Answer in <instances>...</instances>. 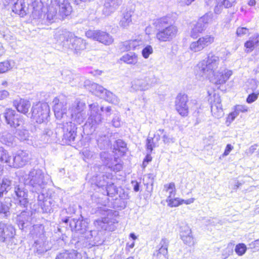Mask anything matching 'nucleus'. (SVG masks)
Instances as JSON below:
<instances>
[{"label":"nucleus","mask_w":259,"mask_h":259,"mask_svg":"<svg viewBox=\"0 0 259 259\" xmlns=\"http://www.w3.org/2000/svg\"><path fill=\"white\" fill-rule=\"evenodd\" d=\"M153 25L157 31L156 38L160 42L170 41L177 35V27L172 24L169 17H163L156 19L153 22Z\"/></svg>","instance_id":"f257e3e1"},{"label":"nucleus","mask_w":259,"mask_h":259,"mask_svg":"<svg viewBox=\"0 0 259 259\" xmlns=\"http://www.w3.org/2000/svg\"><path fill=\"white\" fill-rule=\"evenodd\" d=\"M222 63L219 57L210 53L205 59L199 62L195 67V75L200 79H204L208 75H212L213 72L222 67Z\"/></svg>","instance_id":"f03ea898"},{"label":"nucleus","mask_w":259,"mask_h":259,"mask_svg":"<svg viewBox=\"0 0 259 259\" xmlns=\"http://www.w3.org/2000/svg\"><path fill=\"white\" fill-rule=\"evenodd\" d=\"M57 43L65 49H69L75 53L86 49L85 41L74 34L66 31H59L55 36Z\"/></svg>","instance_id":"7ed1b4c3"},{"label":"nucleus","mask_w":259,"mask_h":259,"mask_svg":"<svg viewBox=\"0 0 259 259\" xmlns=\"http://www.w3.org/2000/svg\"><path fill=\"white\" fill-rule=\"evenodd\" d=\"M25 183L31 186L33 192H41L46 187L47 182L45 180L43 171L40 169H32L29 172Z\"/></svg>","instance_id":"20e7f679"},{"label":"nucleus","mask_w":259,"mask_h":259,"mask_svg":"<svg viewBox=\"0 0 259 259\" xmlns=\"http://www.w3.org/2000/svg\"><path fill=\"white\" fill-rule=\"evenodd\" d=\"M15 229L10 224L0 222V241L5 243L8 248L13 249L16 243L15 241Z\"/></svg>","instance_id":"39448f33"},{"label":"nucleus","mask_w":259,"mask_h":259,"mask_svg":"<svg viewBox=\"0 0 259 259\" xmlns=\"http://www.w3.org/2000/svg\"><path fill=\"white\" fill-rule=\"evenodd\" d=\"M103 107L100 108L97 103H94L89 105V117L85 124V126L88 125L94 131L102 121L101 112L103 111Z\"/></svg>","instance_id":"423d86ee"},{"label":"nucleus","mask_w":259,"mask_h":259,"mask_svg":"<svg viewBox=\"0 0 259 259\" xmlns=\"http://www.w3.org/2000/svg\"><path fill=\"white\" fill-rule=\"evenodd\" d=\"M98 215L103 216L101 219L96 220L94 224L98 231L108 230L110 218L112 217V210L106 206L98 207L96 211Z\"/></svg>","instance_id":"0eeeda50"},{"label":"nucleus","mask_w":259,"mask_h":259,"mask_svg":"<svg viewBox=\"0 0 259 259\" xmlns=\"http://www.w3.org/2000/svg\"><path fill=\"white\" fill-rule=\"evenodd\" d=\"M32 117L37 123H41L49 116L50 108L46 103L38 102L33 106L31 110Z\"/></svg>","instance_id":"6e6552de"},{"label":"nucleus","mask_w":259,"mask_h":259,"mask_svg":"<svg viewBox=\"0 0 259 259\" xmlns=\"http://www.w3.org/2000/svg\"><path fill=\"white\" fill-rule=\"evenodd\" d=\"M33 251L35 255L41 256L51 248V245L47 240L44 233L40 234L33 245Z\"/></svg>","instance_id":"1a4fd4ad"},{"label":"nucleus","mask_w":259,"mask_h":259,"mask_svg":"<svg viewBox=\"0 0 259 259\" xmlns=\"http://www.w3.org/2000/svg\"><path fill=\"white\" fill-rule=\"evenodd\" d=\"M87 37L99 41L105 45H110L113 42V38L108 33L100 31L89 30L85 33Z\"/></svg>","instance_id":"9d476101"},{"label":"nucleus","mask_w":259,"mask_h":259,"mask_svg":"<svg viewBox=\"0 0 259 259\" xmlns=\"http://www.w3.org/2000/svg\"><path fill=\"white\" fill-rule=\"evenodd\" d=\"M232 74V71L221 67L213 72L212 75H208L205 78L208 79L216 84H223L226 82Z\"/></svg>","instance_id":"9b49d317"},{"label":"nucleus","mask_w":259,"mask_h":259,"mask_svg":"<svg viewBox=\"0 0 259 259\" xmlns=\"http://www.w3.org/2000/svg\"><path fill=\"white\" fill-rule=\"evenodd\" d=\"M63 132V140L67 144H70L75 140L76 136L77 127L74 123L68 122L63 123L62 126Z\"/></svg>","instance_id":"f8f14e48"},{"label":"nucleus","mask_w":259,"mask_h":259,"mask_svg":"<svg viewBox=\"0 0 259 259\" xmlns=\"http://www.w3.org/2000/svg\"><path fill=\"white\" fill-rule=\"evenodd\" d=\"M103 180H97L96 185L99 187L106 186V193L107 195L113 197L117 193L116 187L113 183H109V180H111L112 175L111 173L106 172L105 175H102Z\"/></svg>","instance_id":"ddd939ff"},{"label":"nucleus","mask_w":259,"mask_h":259,"mask_svg":"<svg viewBox=\"0 0 259 259\" xmlns=\"http://www.w3.org/2000/svg\"><path fill=\"white\" fill-rule=\"evenodd\" d=\"M30 159L28 152L23 150L17 152L15 156L11 157L9 166L15 168H19L26 165Z\"/></svg>","instance_id":"4468645a"},{"label":"nucleus","mask_w":259,"mask_h":259,"mask_svg":"<svg viewBox=\"0 0 259 259\" xmlns=\"http://www.w3.org/2000/svg\"><path fill=\"white\" fill-rule=\"evenodd\" d=\"M214 41V37L211 35H206L199 38L197 40L193 41L190 45V50L194 53L202 51Z\"/></svg>","instance_id":"2eb2a0df"},{"label":"nucleus","mask_w":259,"mask_h":259,"mask_svg":"<svg viewBox=\"0 0 259 259\" xmlns=\"http://www.w3.org/2000/svg\"><path fill=\"white\" fill-rule=\"evenodd\" d=\"M4 114L6 122L11 127H16L23 123L22 117L16 114L15 110L7 109Z\"/></svg>","instance_id":"dca6fc26"},{"label":"nucleus","mask_w":259,"mask_h":259,"mask_svg":"<svg viewBox=\"0 0 259 259\" xmlns=\"http://www.w3.org/2000/svg\"><path fill=\"white\" fill-rule=\"evenodd\" d=\"M14 198L17 201L18 204L24 208H26L28 204V191L24 186L18 185L15 187Z\"/></svg>","instance_id":"f3484780"},{"label":"nucleus","mask_w":259,"mask_h":259,"mask_svg":"<svg viewBox=\"0 0 259 259\" xmlns=\"http://www.w3.org/2000/svg\"><path fill=\"white\" fill-rule=\"evenodd\" d=\"M188 101L187 95L184 94H179L176 99V109L182 116H187L188 114L189 108L187 104Z\"/></svg>","instance_id":"a211bd4d"},{"label":"nucleus","mask_w":259,"mask_h":259,"mask_svg":"<svg viewBox=\"0 0 259 259\" xmlns=\"http://www.w3.org/2000/svg\"><path fill=\"white\" fill-rule=\"evenodd\" d=\"M53 6H55L58 9V15L61 19L70 15L72 11V8L67 0H51Z\"/></svg>","instance_id":"6ab92c4d"},{"label":"nucleus","mask_w":259,"mask_h":259,"mask_svg":"<svg viewBox=\"0 0 259 259\" xmlns=\"http://www.w3.org/2000/svg\"><path fill=\"white\" fill-rule=\"evenodd\" d=\"M169 240L164 237L162 238L156 249L153 253V257L155 259H163L167 258L168 247Z\"/></svg>","instance_id":"aec40b11"},{"label":"nucleus","mask_w":259,"mask_h":259,"mask_svg":"<svg viewBox=\"0 0 259 259\" xmlns=\"http://www.w3.org/2000/svg\"><path fill=\"white\" fill-rule=\"evenodd\" d=\"M53 104L54 105V111L56 117L58 119H61L66 115L67 112L66 102L56 97L53 100Z\"/></svg>","instance_id":"412c9836"},{"label":"nucleus","mask_w":259,"mask_h":259,"mask_svg":"<svg viewBox=\"0 0 259 259\" xmlns=\"http://www.w3.org/2000/svg\"><path fill=\"white\" fill-rule=\"evenodd\" d=\"M69 226L72 231L83 234L87 231L88 223L85 220L81 219H71L69 222Z\"/></svg>","instance_id":"4be33fe9"},{"label":"nucleus","mask_w":259,"mask_h":259,"mask_svg":"<svg viewBox=\"0 0 259 259\" xmlns=\"http://www.w3.org/2000/svg\"><path fill=\"white\" fill-rule=\"evenodd\" d=\"M122 4L118 0H106L102 9V14L106 16L113 13Z\"/></svg>","instance_id":"5701e85b"},{"label":"nucleus","mask_w":259,"mask_h":259,"mask_svg":"<svg viewBox=\"0 0 259 259\" xmlns=\"http://www.w3.org/2000/svg\"><path fill=\"white\" fill-rule=\"evenodd\" d=\"M112 134L107 132L106 134L100 135L97 139V144L101 149H108L111 146Z\"/></svg>","instance_id":"b1692460"},{"label":"nucleus","mask_w":259,"mask_h":259,"mask_svg":"<svg viewBox=\"0 0 259 259\" xmlns=\"http://www.w3.org/2000/svg\"><path fill=\"white\" fill-rule=\"evenodd\" d=\"M13 104L18 112L24 114L28 112L31 106L29 101L22 99L14 100Z\"/></svg>","instance_id":"393cba45"},{"label":"nucleus","mask_w":259,"mask_h":259,"mask_svg":"<svg viewBox=\"0 0 259 259\" xmlns=\"http://www.w3.org/2000/svg\"><path fill=\"white\" fill-rule=\"evenodd\" d=\"M55 259H81V254L75 250H64L59 253Z\"/></svg>","instance_id":"a878e982"},{"label":"nucleus","mask_w":259,"mask_h":259,"mask_svg":"<svg viewBox=\"0 0 259 259\" xmlns=\"http://www.w3.org/2000/svg\"><path fill=\"white\" fill-rule=\"evenodd\" d=\"M131 88L134 91H144L149 89L145 79H135L131 82Z\"/></svg>","instance_id":"bb28decb"},{"label":"nucleus","mask_w":259,"mask_h":259,"mask_svg":"<svg viewBox=\"0 0 259 259\" xmlns=\"http://www.w3.org/2000/svg\"><path fill=\"white\" fill-rule=\"evenodd\" d=\"M113 152L120 156L124 155L127 150L126 144L122 140H116L113 145Z\"/></svg>","instance_id":"cd10ccee"},{"label":"nucleus","mask_w":259,"mask_h":259,"mask_svg":"<svg viewBox=\"0 0 259 259\" xmlns=\"http://www.w3.org/2000/svg\"><path fill=\"white\" fill-rule=\"evenodd\" d=\"M134 12L131 10H126L124 12L122 15L121 18L119 21V25L122 28H126L129 26L130 24L132 22V16Z\"/></svg>","instance_id":"c85d7f7f"},{"label":"nucleus","mask_w":259,"mask_h":259,"mask_svg":"<svg viewBox=\"0 0 259 259\" xmlns=\"http://www.w3.org/2000/svg\"><path fill=\"white\" fill-rule=\"evenodd\" d=\"M120 60L126 64L135 65L138 62L139 57L135 53L129 52L123 55Z\"/></svg>","instance_id":"c756f323"},{"label":"nucleus","mask_w":259,"mask_h":259,"mask_svg":"<svg viewBox=\"0 0 259 259\" xmlns=\"http://www.w3.org/2000/svg\"><path fill=\"white\" fill-rule=\"evenodd\" d=\"M14 6L12 8V11L15 13L19 15L20 17H23L26 14L25 10L26 7L24 4H23L21 1H15Z\"/></svg>","instance_id":"7c9ffc66"},{"label":"nucleus","mask_w":259,"mask_h":259,"mask_svg":"<svg viewBox=\"0 0 259 259\" xmlns=\"http://www.w3.org/2000/svg\"><path fill=\"white\" fill-rule=\"evenodd\" d=\"M258 43L259 34H255L250 37L249 39L245 43L244 47L246 48V51L247 52H251Z\"/></svg>","instance_id":"2f4dec72"},{"label":"nucleus","mask_w":259,"mask_h":259,"mask_svg":"<svg viewBox=\"0 0 259 259\" xmlns=\"http://www.w3.org/2000/svg\"><path fill=\"white\" fill-rule=\"evenodd\" d=\"M15 140L14 137L10 133L5 131L0 135V142L9 146H12Z\"/></svg>","instance_id":"473e14b6"},{"label":"nucleus","mask_w":259,"mask_h":259,"mask_svg":"<svg viewBox=\"0 0 259 259\" xmlns=\"http://www.w3.org/2000/svg\"><path fill=\"white\" fill-rule=\"evenodd\" d=\"M206 27V26L198 19L197 23L194 26V27L192 29L190 33L191 37L193 38H197L198 34L204 31Z\"/></svg>","instance_id":"72a5a7b5"},{"label":"nucleus","mask_w":259,"mask_h":259,"mask_svg":"<svg viewBox=\"0 0 259 259\" xmlns=\"http://www.w3.org/2000/svg\"><path fill=\"white\" fill-rule=\"evenodd\" d=\"M211 112L212 115L217 118H219L223 115V111L219 98H218L217 103H213L211 105Z\"/></svg>","instance_id":"f704fd0d"},{"label":"nucleus","mask_w":259,"mask_h":259,"mask_svg":"<svg viewBox=\"0 0 259 259\" xmlns=\"http://www.w3.org/2000/svg\"><path fill=\"white\" fill-rule=\"evenodd\" d=\"M248 111V107L244 105H238L235 107L234 112L230 113L229 115L228 119L231 118V121L234 119L241 112H246Z\"/></svg>","instance_id":"c9c22d12"},{"label":"nucleus","mask_w":259,"mask_h":259,"mask_svg":"<svg viewBox=\"0 0 259 259\" xmlns=\"http://www.w3.org/2000/svg\"><path fill=\"white\" fill-rule=\"evenodd\" d=\"M92 87L93 89L95 90L94 94L96 96L101 98H105L106 97L108 91L104 89L103 87L94 83L92 84Z\"/></svg>","instance_id":"e433bc0d"},{"label":"nucleus","mask_w":259,"mask_h":259,"mask_svg":"<svg viewBox=\"0 0 259 259\" xmlns=\"http://www.w3.org/2000/svg\"><path fill=\"white\" fill-rule=\"evenodd\" d=\"M57 14V8L51 4L49 7L48 11L46 14V19L50 22L52 23L56 18Z\"/></svg>","instance_id":"4c0bfd02"},{"label":"nucleus","mask_w":259,"mask_h":259,"mask_svg":"<svg viewBox=\"0 0 259 259\" xmlns=\"http://www.w3.org/2000/svg\"><path fill=\"white\" fill-rule=\"evenodd\" d=\"M86 105L84 102L76 100L71 108V113L85 111Z\"/></svg>","instance_id":"58836bf2"},{"label":"nucleus","mask_w":259,"mask_h":259,"mask_svg":"<svg viewBox=\"0 0 259 259\" xmlns=\"http://www.w3.org/2000/svg\"><path fill=\"white\" fill-rule=\"evenodd\" d=\"M11 157L8 151L0 146V162L5 163L9 166Z\"/></svg>","instance_id":"ea45409f"},{"label":"nucleus","mask_w":259,"mask_h":259,"mask_svg":"<svg viewBox=\"0 0 259 259\" xmlns=\"http://www.w3.org/2000/svg\"><path fill=\"white\" fill-rule=\"evenodd\" d=\"M149 89L158 83L159 79L153 73L149 72L148 75L145 77Z\"/></svg>","instance_id":"a19ab883"},{"label":"nucleus","mask_w":259,"mask_h":259,"mask_svg":"<svg viewBox=\"0 0 259 259\" xmlns=\"http://www.w3.org/2000/svg\"><path fill=\"white\" fill-rule=\"evenodd\" d=\"M29 137V133L28 131L25 129H18L16 131L15 137L21 141L28 140Z\"/></svg>","instance_id":"79ce46f5"},{"label":"nucleus","mask_w":259,"mask_h":259,"mask_svg":"<svg viewBox=\"0 0 259 259\" xmlns=\"http://www.w3.org/2000/svg\"><path fill=\"white\" fill-rule=\"evenodd\" d=\"M28 213L25 211V209L22 210V212L18 217L17 221L18 225L20 227L21 226L22 229L24 227V225L28 220Z\"/></svg>","instance_id":"37998d69"},{"label":"nucleus","mask_w":259,"mask_h":259,"mask_svg":"<svg viewBox=\"0 0 259 259\" xmlns=\"http://www.w3.org/2000/svg\"><path fill=\"white\" fill-rule=\"evenodd\" d=\"M52 203L53 202L51 200L47 201L46 200L45 201H40L38 205L40 206L43 212L50 213L53 211V208L51 206Z\"/></svg>","instance_id":"c03bdc74"},{"label":"nucleus","mask_w":259,"mask_h":259,"mask_svg":"<svg viewBox=\"0 0 259 259\" xmlns=\"http://www.w3.org/2000/svg\"><path fill=\"white\" fill-rule=\"evenodd\" d=\"M72 117L74 119L78 124L82 123L86 119L87 115L85 111L81 112H75V113H71Z\"/></svg>","instance_id":"a18cd8bd"},{"label":"nucleus","mask_w":259,"mask_h":259,"mask_svg":"<svg viewBox=\"0 0 259 259\" xmlns=\"http://www.w3.org/2000/svg\"><path fill=\"white\" fill-rule=\"evenodd\" d=\"M158 142L154 139V138L148 137L146 140V148L149 153H151L153 148L158 146Z\"/></svg>","instance_id":"49530a36"},{"label":"nucleus","mask_w":259,"mask_h":259,"mask_svg":"<svg viewBox=\"0 0 259 259\" xmlns=\"http://www.w3.org/2000/svg\"><path fill=\"white\" fill-rule=\"evenodd\" d=\"M192 234V231L189 226L185 225L181 227L180 235L182 240Z\"/></svg>","instance_id":"de8ad7c7"},{"label":"nucleus","mask_w":259,"mask_h":259,"mask_svg":"<svg viewBox=\"0 0 259 259\" xmlns=\"http://www.w3.org/2000/svg\"><path fill=\"white\" fill-rule=\"evenodd\" d=\"M164 190L169 194L167 198H169L171 197V196H175L176 192L175 183L171 182L169 184L164 185Z\"/></svg>","instance_id":"09e8293b"},{"label":"nucleus","mask_w":259,"mask_h":259,"mask_svg":"<svg viewBox=\"0 0 259 259\" xmlns=\"http://www.w3.org/2000/svg\"><path fill=\"white\" fill-rule=\"evenodd\" d=\"M108 166L111 170L119 171L122 168V164L120 162H118V158L115 157L114 158V161H112Z\"/></svg>","instance_id":"8fccbe9b"},{"label":"nucleus","mask_w":259,"mask_h":259,"mask_svg":"<svg viewBox=\"0 0 259 259\" xmlns=\"http://www.w3.org/2000/svg\"><path fill=\"white\" fill-rule=\"evenodd\" d=\"M100 158L102 161L107 166L112 161L111 154L107 152H102L100 153Z\"/></svg>","instance_id":"3c124183"},{"label":"nucleus","mask_w":259,"mask_h":259,"mask_svg":"<svg viewBox=\"0 0 259 259\" xmlns=\"http://www.w3.org/2000/svg\"><path fill=\"white\" fill-rule=\"evenodd\" d=\"M183 199L179 198H176L174 199L167 198L166 202L168 203V205L171 207H177L179 205L183 204Z\"/></svg>","instance_id":"603ef678"},{"label":"nucleus","mask_w":259,"mask_h":259,"mask_svg":"<svg viewBox=\"0 0 259 259\" xmlns=\"http://www.w3.org/2000/svg\"><path fill=\"white\" fill-rule=\"evenodd\" d=\"M212 1H214L217 4L214 9V13L217 14L221 13L224 6L223 4H221V3L219 0H208L206 1V3L208 5H210Z\"/></svg>","instance_id":"864d4df0"},{"label":"nucleus","mask_w":259,"mask_h":259,"mask_svg":"<svg viewBox=\"0 0 259 259\" xmlns=\"http://www.w3.org/2000/svg\"><path fill=\"white\" fill-rule=\"evenodd\" d=\"M213 14L211 13H207L201 17L199 20L206 26L212 21Z\"/></svg>","instance_id":"5fc2aeb1"},{"label":"nucleus","mask_w":259,"mask_h":259,"mask_svg":"<svg viewBox=\"0 0 259 259\" xmlns=\"http://www.w3.org/2000/svg\"><path fill=\"white\" fill-rule=\"evenodd\" d=\"M104 99L109 102H111L114 104H118L119 102V100L117 97L109 91L108 92L107 95Z\"/></svg>","instance_id":"6e6d98bb"},{"label":"nucleus","mask_w":259,"mask_h":259,"mask_svg":"<svg viewBox=\"0 0 259 259\" xmlns=\"http://www.w3.org/2000/svg\"><path fill=\"white\" fill-rule=\"evenodd\" d=\"M53 132L51 130L46 129L41 137V141L44 143H49L51 141V137L53 135Z\"/></svg>","instance_id":"4d7b16f0"},{"label":"nucleus","mask_w":259,"mask_h":259,"mask_svg":"<svg viewBox=\"0 0 259 259\" xmlns=\"http://www.w3.org/2000/svg\"><path fill=\"white\" fill-rule=\"evenodd\" d=\"M0 215L3 218H6L10 215L9 206L0 201Z\"/></svg>","instance_id":"13d9d810"},{"label":"nucleus","mask_w":259,"mask_h":259,"mask_svg":"<svg viewBox=\"0 0 259 259\" xmlns=\"http://www.w3.org/2000/svg\"><path fill=\"white\" fill-rule=\"evenodd\" d=\"M246 249L244 244L239 243L236 246L235 251L238 255L241 256L245 253Z\"/></svg>","instance_id":"bf43d9fd"},{"label":"nucleus","mask_w":259,"mask_h":259,"mask_svg":"<svg viewBox=\"0 0 259 259\" xmlns=\"http://www.w3.org/2000/svg\"><path fill=\"white\" fill-rule=\"evenodd\" d=\"M51 202H53L51 205L53 208V211L54 209L64 207L63 199L62 198L53 200Z\"/></svg>","instance_id":"052dcab7"},{"label":"nucleus","mask_w":259,"mask_h":259,"mask_svg":"<svg viewBox=\"0 0 259 259\" xmlns=\"http://www.w3.org/2000/svg\"><path fill=\"white\" fill-rule=\"evenodd\" d=\"M153 52L152 47L150 45H147L143 49L142 54L145 59H147L150 55L153 53Z\"/></svg>","instance_id":"680f3d73"},{"label":"nucleus","mask_w":259,"mask_h":259,"mask_svg":"<svg viewBox=\"0 0 259 259\" xmlns=\"http://www.w3.org/2000/svg\"><path fill=\"white\" fill-rule=\"evenodd\" d=\"M253 92L250 94H249L247 99L246 102L248 103H252L254 102L258 98L259 95V91H253Z\"/></svg>","instance_id":"e2e57ef3"},{"label":"nucleus","mask_w":259,"mask_h":259,"mask_svg":"<svg viewBox=\"0 0 259 259\" xmlns=\"http://www.w3.org/2000/svg\"><path fill=\"white\" fill-rule=\"evenodd\" d=\"M184 243L190 247L193 246L195 243V239L193 235L187 237L186 238L182 240Z\"/></svg>","instance_id":"0e129e2a"},{"label":"nucleus","mask_w":259,"mask_h":259,"mask_svg":"<svg viewBox=\"0 0 259 259\" xmlns=\"http://www.w3.org/2000/svg\"><path fill=\"white\" fill-rule=\"evenodd\" d=\"M10 68V64L9 61L0 63V73L7 71Z\"/></svg>","instance_id":"69168bd1"},{"label":"nucleus","mask_w":259,"mask_h":259,"mask_svg":"<svg viewBox=\"0 0 259 259\" xmlns=\"http://www.w3.org/2000/svg\"><path fill=\"white\" fill-rule=\"evenodd\" d=\"M132 42V49L136 50L138 49L140 46L143 45V41L141 39H136L131 40Z\"/></svg>","instance_id":"338daca9"},{"label":"nucleus","mask_w":259,"mask_h":259,"mask_svg":"<svg viewBox=\"0 0 259 259\" xmlns=\"http://www.w3.org/2000/svg\"><path fill=\"white\" fill-rule=\"evenodd\" d=\"M221 4L224 6V8H229L233 6L235 3L236 0H219Z\"/></svg>","instance_id":"774afa93"}]
</instances>
